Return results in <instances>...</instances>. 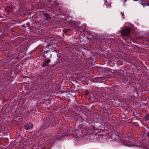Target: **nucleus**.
Returning a JSON list of instances; mask_svg holds the SVG:
<instances>
[{"label": "nucleus", "mask_w": 149, "mask_h": 149, "mask_svg": "<svg viewBox=\"0 0 149 149\" xmlns=\"http://www.w3.org/2000/svg\"><path fill=\"white\" fill-rule=\"evenodd\" d=\"M44 57L46 59V60L44 61L42 64V67H46L47 66L48 64L50 62V59L46 58V57L45 56Z\"/></svg>", "instance_id": "20e7f679"}, {"label": "nucleus", "mask_w": 149, "mask_h": 149, "mask_svg": "<svg viewBox=\"0 0 149 149\" xmlns=\"http://www.w3.org/2000/svg\"><path fill=\"white\" fill-rule=\"evenodd\" d=\"M70 30L69 29H66L64 31H63L64 32V33H67L68 31H70Z\"/></svg>", "instance_id": "f8f14e48"}, {"label": "nucleus", "mask_w": 149, "mask_h": 149, "mask_svg": "<svg viewBox=\"0 0 149 149\" xmlns=\"http://www.w3.org/2000/svg\"><path fill=\"white\" fill-rule=\"evenodd\" d=\"M147 5V6H149V3H147V5Z\"/></svg>", "instance_id": "dca6fc26"}, {"label": "nucleus", "mask_w": 149, "mask_h": 149, "mask_svg": "<svg viewBox=\"0 0 149 149\" xmlns=\"http://www.w3.org/2000/svg\"><path fill=\"white\" fill-rule=\"evenodd\" d=\"M127 139H125L124 140H123V141H122V142L123 143V144L125 145L128 146H132L130 143V141L129 140V139L127 138Z\"/></svg>", "instance_id": "7ed1b4c3"}, {"label": "nucleus", "mask_w": 149, "mask_h": 149, "mask_svg": "<svg viewBox=\"0 0 149 149\" xmlns=\"http://www.w3.org/2000/svg\"><path fill=\"white\" fill-rule=\"evenodd\" d=\"M29 25H30L29 23H26V24H24L22 25V28L24 29H25V28L26 27L28 26Z\"/></svg>", "instance_id": "423d86ee"}, {"label": "nucleus", "mask_w": 149, "mask_h": 149, "mask_svg": "<svg viewBox=\"0 0 149 149\" xmlns=\"http://www.w3.org/2000/svg\"><path fill=\"white\" fill-rule=\"evenodd\" d=\"M141 5L143 6V7H144L145 5H147V3H145L144 2L142 1L141 3Z\"/></svg>", "instance_id": "9d476101"}, {"label": "nucleus", "mask_w": 149, "mask_h": 149, "mask_svg": "<svg viewBox=\"0 0 149 149\" xmlns=\"http://www.w3.org/2000/svg\"><path fill=\"white\" fill-rule=\"evenodd\" d=\"M46 52H44L45 53H47L48 52V51H45Z\"/></svg>", "instance_id": "2eb2a0df"}, {"label": "nucleus", "mask_w": 149, "mask_h": 149, "mask_svg": "<svg viewBox=\"0 0 149 149\" xmlns=\"http://www.w3.org/2000/svg\"><path fill=\"white\" fill-rule=\"evenodd\" d=\"M105 2H106V3H107V0L105 1Z\"/></svg>", "instance_id": "f3484780"}, {"label": "nucleus", "mask_w": 149, "mask_h": 149, "mask_svg": "<svg viewBox=\"0 0 149 149\" xmlns=\"http://www.w3.org/2000/svg\"><path fill=\"white\" fill-rule=\"evenodd\" d=\"M44 15H45L46 19L47 21H49V20L51 19V17L50 15L47 13H45V14H44Z\"/></svg>", "instance_id": "39448f33"}, {"label": "nucleus", "mask_w": 149, "mask_h": 149, "mask_svg": "<svg viewBox=\"0 0 149 149\" xmlns=\"http://www.w3.org/2000/svg\"><path fill=\"white\" fill-rule=\"evenodd\" d=\"M121 13L122 14V16L123 17L124 15V14L122 12H121Z\"/></svg>", "instance_id": "4468645a"}, {"label": "nucleus", "mask_w": 149, "mask_h": 149, "mask_svg": "<svg viewBox=\"0 0 149 149\" xmlns=\"http://www.w3.org/2000/svg\"><path fill=\"white\" fill-rule=\"evenodd\" d=\"M113 136H115L114 137H112V138H114V139L115 140H117L118 139L120 138V136L118 135L115 134V135H113Z\"/></svg>", "instance_id": "1a4fd4ad"}, {"label": "nucleus", "mask_w": 149, "mask_h": 149, "mask_svg": "<svg viewBox=\"0 0 149 149\" xmlns=\"http://www.w3.org/2000/svg\"><path fill=\"white\" fill-rule=\"evenodd\" d=\"M146 136L149 139V131L147 133Z\"/></svg>", "instance_id": "ddd939ff"}, {"label": "nucleus", "mask_w": 149, "mask_h": 149, "mask_svg": "<svg viewBox=\"0 0 149 149\" xmlns=\"http://www.w3.org/2000/svg\"><path fill=\"white\" fill-rule=\"evenodd\" d=\"M143 119L145 120H149V113L146 114L143 117Z\"/></svg>", "instance_id": "0eeeda50"}, {"label": "nucleus", "mask_w": 149, "mask_h": 149, "mask_svg": "<svg viewBox=\"0 0 149 149\" xmlns=\"http://www.w3.org/2000/svg\"><path fill=\"white\" fill-rule=\"evenodd\" d=\"M33 127V124L31 123L27 124L24 127V129L26 130H28L32 128Z\"/></svg>", "instance_id": "f03ea898"}, {"label": "nucleus", "mask_w": 149, "mask_h": 149, "mask_svg": "<svg viewBox=\"0 0 149 149\" xmlns=\"http://www.w3.org/2000/svg\"><path fill=\"white\" fill-rule=\"evenodd\" d=\"M73 25V27L74 28V29H75V28H77V26L76 25V24H75V23H72Z\"/></svg>", "instance_id": "9b49d317"}, {"label": "nucleus", "mask_w": 149, "mask_h": 149, "mask_svg": "<svg viewBox=\"0 0 149 149\" xmlns=\"http://www.w3.org/2000/svg\"><path fill=\"white\" fill-rule=\"evenodd\" d=\"M131 29L128 27H126L122 31L121 34L123 36H128L130 34Z\"/></svg>", "instance_id": "f257e3e1"}, {"label": "nucleus", "mask_w": 149, "mask_h": 149, "mask_svg": "<svg viewBox=\"0 0 149 149\" xmlns=\"http://www.w3.org/2000/svg\"><path fill=\"white\" fill-rule=\"evenodd\" d=\"M5 10L7 11L11 12L12 10V8L11 7L8 6L5 8Z\"/></svg>", "instance_id": "6e6552de"}]
</instances>
